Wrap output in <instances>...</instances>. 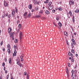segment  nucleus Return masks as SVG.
Masks as SVG:
<instances>
[{
  "instance_id": "1",
  "label": "nucleus",
  "mask_w": 79,
  "mask_h": 79,
  "mask_svg": "<svg viewBox=\"0 0 79 79\" xmlns=\"http://www.w3.org/2000/svg\"><path fill=\"white\" fill-rule=\"evenodd\" d=\"M4 5L5 7H8V3L5 0L4 1Z\"/></svg>"
},
{
  "instance_id": "2",
  "label": "nucleus",
  "mask_w": 79,
  "mask_h": 79,
  "mask_svg": "<svg viewBox=\"0 0 79 79\" xmlns=\"http://www.w3.org/2000/svg\"><path fill=\"white\" fill-rule=\"evenodd\" d=\"M74 4V1L71 0L69 1V4L70 5H73Z\"/></svg>"
},
{
  "instance_id": "3",
  "label": "nucleus",
  "mask_w": 79,
  "mask_h": 79,
  "mask_svg": "<svg viewBox=\"0 0 79 79\" xmlns=\"http://www.w3.org/2000/svg\"><path fill=\"white\" fill-rule=\"evenodd\" d=\"M19 35V39L21 40L23 39V34H22V32L21 31H20Z\"/></svg>"
},
{
  "instance_id": "4",
  "label": "nucleus",
  "mask_w": 79,
  "mask_h": 79,
  "mask_svg": "<svg viewBox=\"0 0 79 79\" xmlns=\"http://www.w3.org/2000/svg\"><path fill=\"white\" fill-rule=\"evenodd\" d=\"M54 8V6L53 5H52L51 6H48V9L50 10H52L53 8Z\"/></svg>"
},
{
  "instance_id": "5",
  "label": "nucleus",
  "mask_w": 79,
  "mask_h": 79,
  "mask_svg": "<svg viewBox=\"0 0 79 79\" xmlns=\"http://www.w3.org/2000/svg\"><path fill=\"white\" fill-rule=\"evenodd\" d=\"M27 13L26 12L24 13L23 16L24 18H28V16L27 15Z\"/></svg>"
},
{
  "instance_id": "6",
  "label": "nucleus",
  "mask_w": 79,
  "mask_h": 79,
  "mask_svg": "<svg viewBox=\"0 0 79 79\" xmlns=\"http://www.w3.org/2000/svg\"><path fill=\"white\" fill-rule=\"evenodd\" d=\"M12 31V29H11V27H9L8 29V32L9 34H10L11 32V31Z\"/></svg>"
},
{
  "instance_id": "7",
  "label": "nucleus",
  "mask_w": 79,
  "mask_h": 79,
  "mask_svg": "<svg viewBox=\"0 0 79 79\" xmlns=\"http://www.w3.org/2000/svg\"><path fill=\"white\" fill-rule=\"evenodd\" d=\"M16 53H17V52L16 51V49H15L14 52L13 53V56H16Z\"/></svg>"
},
{
  "instance_id": "8",
  "label": "nucleus",
  "mask_w": 79,
  "mask_h": 79,
  "mask_svg": "<svg viewBox=\"0 0 79 79\" xmlns=\"http://www.w3.org/2000/svg\"><path fill=\"white\" fill-rule=\"evenodd\" d=\"M28 8L30 10H31L32 9V5L30 4L28 6Z\"/></svg>"
},
{
  "instance_id": "9",
  "label": "nucleus",
  "mask_w": 79,
  "mask_h": 79,
  "mask_svg": "<svg viewBox=\"0 0 79 79\" xmlns=\"http://www.w3.org/2000/svg\"><path fill=\"white\" fill-rule=\"evenodd\" d=\"M72 18V21L73 23H75V19L74 16L73 15V16Z\"/></svg>"
},
{
  "instance_id": "10",
  "label": "nucleus",
  "mask_w": 79,
  "mask_h": 79,
  "mask_svg": "<svg viewBox=\"0 0 79 79\" xmlns=\"http://www.w3.org/2000/svg\"><path fill=\"white\" fill-rule=\"evenodd\" d=\"M11 62H12V60L11 59V58L10 57L9 59V64H11Z\"/></svg>"
},
{
  "instance_id": "11",
  "label": "nucleus",
  "mask_w": 79,
  "mask_h": 79,
  "mask_svg": "<svg viewBox=\"0 0 79 79\" xmlns=\"http://www.w3.org/2000/svg\"><path fill=\"white\" fill-rule=\"evenodd\" d=\"M45 13H46V15H48L50 14V12L48 10H46L45 11Z\"/></svg>"
},
{
  "instance_id": "12",
  "label": "nucleus",
  "mask_w": 79,
  "mask_h": 79,
  "mask_svg": "<svg viewBox=\"0 0 79 79\" xmlns=\"http://www.w3.org/2000/svg\"><path fill=\"white\" fill-rule=\"evenodd\" d=\"M74 12L75 13H79V9H77L74 11Z\"/></svg>"
},
{
  "instance_id": "13",
  "label": "nucleus",
  "mask_w": 79,
  "mask_h": 79,
  "mask_svg": "<svg viewBox=\"0 0 79 79\" xmlns=\"http://www.w3.org/2000/svg\"><path fill=\"white\" fill-rule=\"evenodd\" d=\"M56 8H57V9H56V10H57L59 11H62L63 10V9L61 7Z\"/></svg>"
},
{
  "instance_id": "14",
  "label": "nucleus",
  "mask_w": 79,
  "mask_h": 79,
  "mask_svg": "<svg viewBox=\"0 0 79 79\" xmlns=\"http://www.w3.org/2000/svg\"><path fill=\"white\" fill-rule=\"evenodd\" d=\"M64 33L65 36H68V33L66 31H64Z\"/></svg>"
},
{
  "instance_id": "15",
  "label": "nucleus",
  "mask_w": 79,
  "mask_h": 79,
  "mask_svg": "<svg viewBox=\"0 0 79 79\" xmlns=\"http://www.w3.org/2000/svg\"><path fill=\"white\" fill-rule=\"evenodd\" d=\"M69 14L70 16H73V13H72V11L71 10H69Z\"/></svg>"
},
{
  "instance_id": "16",
  "label": "nucleus",
  "mask_w": 79,
  "mask_h": 79,
  "mask_svg": "<svg viewBox=\"0 0 79 79\" xmlns=\"http://www.w3.org/2000/svg\"><path fill=\"white\" fill-rule=\"evenodd\" d=\"M10 49H11V48H10L7 49V52H8L9 53H11V51L10 50Z\"/></svg>"
},
{
  "instance_id": "17",
  "label": "nucleus",
  "mask_w": 79,
  "mask_h": 79,
  "mask_svg": "<svg viewBox=\"0 0 79 79\" xmlns=\"http://www.w3.org/2000/svg\"><path fill=\"white\" fill-rule=\"evenodd\" d=\"M33 0V3H34V4H35H35H36V3H37V1L36 0Z\"/></svg>"
},
{
  "instance_id": "18",
  "label": "nucleus",
  "mask_w": 79,
  "mask_h": 79,
  "mask_svg": "<svg viewBox=\"0 0 79 79\" xmlns=\"http://www.w3.org/2000/svg\"><path fill=\"white\" fill-rule=\"evenodd\" d=\"M60 17L59 16H56V20H57V21H58L59 19H60Z\"/></svg>"
},
{
  "instance_id": "19",
  "label": "nucleus",
  "mask_w": 79,
  "mask_h": 79,
  "mask_svg": "<svg viewBox=\"0 0 79 79\" xmlns=\"http://www.w3.org/2000/svg\"><path fill=\"white\" fill-rule=\"evenodd\" d=\"M18 65H19V66L20 68L23 67V64H22L21 63H19Z\"/></svg>"
},
{
  "instance_id": "20",
  "label": "nucleus",
  "mask_w": 79,
  "mask_h": 79,
  "mask_svg": "<svg viewBox=\"0 0 79 79\" xmlns=\"http://www.w3.org/2000/svg\"><path fill=\"white\" fill-rule=\"evenodd\" d=\"M53 24L56 26V27H57L58 26V23H55V22L53 23Z\"/></svg>"
},
{
  "instance_id": "21",
  "label": "nucleus",
  "mask_w": 79,
  "mask_h": 79,
  "mask_svg": "<svg viewBox=\"0 0 79 79\" xmlns=\"http://www.w3.org/2000/svg\"><path fill=\"white\" fill-rule=\"evenodd\" d=\"M58 25L59 26H60V27H61L62 26V24L60 22L59 23Z\"/></svg>"
},
{
  "instance_id": "22",
  "label": "nucleus",
  "mask_w": 79,
  "mask_h": 79,
  "mask_svg": "<svg viewBox=\"0 0 79 79\" xmlns=\"http://www.w3.org/2000/svg\"><path fill=\"white\" fill-rule=\"evenodd\" d=\"M12 36V40H14V36H13V35H12V34H10V37H11Z\"/></svg>"
},
{
  "instance_id": "23",
  "label": "nucleus",
  "mask_w": 79,
  "mask_h": 79,
  "mask_svg": "<svg viewBox=\"0 0 79 79\" xmlns=\"http://www.w3.org/2000/svg\"><path fill=\"white\" fill-rule=\"evenodd\" d=\"M15 12L16 13H18V8H17V7H15Z\"/></svg>"
},
{
  "instance_id": "24",
  "label": "nucleus",
  "mask_w": 79,
  "mask_h": 79,
  "mask_svg": "<svg viewBox=\"0 0 79 79\" xmlns=\"http://www.w3.org/2000/svg\"><path fill=\"white\" fill-rule=\"evenodd\" d=\"M4 15L5 17H6V16H8V12H7L6 14H5Z\"/></svg>"
},
{
  "instance_id": "25",
  "label": "nucleus",
  "mask_w": 79,
  "mask_h": 79,
  "mask_svg": "<svg viewBox=\"0 0 79 79\" xmlns=\"http://www.w3.org/2000/svg\"><path fill=\"white\" fill-rule=\"evenodd\" d=\"M31 13H29V14H28V18H31Z\"/></svg>"
},
{
  "instance_id": "26",
  "label": "nucleus",
  "mask_w": 79,
  "mask_h": 79,
  "mask_svg": "<svg viewBox=\"0 0 79 79\" xmlns=\"http://www.w3.org/2000/svg\"><path fill=\"white\" fill-rule=\"evenodd\" d=\"M71 51L72 53H74V52H75V51H74V49H73V48H72V49H71Z\"/></svg>"
},
{
  "instance_id": "27",
  "label": "nucleus",
  "mask_w": 79,
  "mask_h": 79,
  "mask_svg": "<svg viewBox=\"0 0 79 79\" xmlns=\"http://www.w3.org/2000/svg\"><path fill=\"white\" fill-rule=\"evenodd\" d=\"M71 45L72 46V49H73V48H74V44L72 43L71 44Z\"/></svg>"
},
{
  "instance_id": "28",
  "label": "nucleus",
  "mask_w": 79,
  "mask_h": 79,
  "mask_svg": "<svg viewBox=\"0 0 79 79\" xmlns=\"http://www.w3.org/2000/svg\"><path fill=\"white\" fill-rule=\"evenodd\" d=\"M2 77H3V75L2 74H0V79H2Z\"/></svg>"
},
{
  "instance_id": "29",
  "label": "nucleus",
  "mask_w": 79,
  "mask_h": 79,
  "mask_svg": "<svg viewBox=\"0 0 79 79\" xmlns=\"http://www.w3.org/2000/svg\"><path fill=\"white\" fill-rule=\"evenodd\" d=\"M19 60H18V59H17V64H18V65L19 64Z\"/></svg>"
},
{
  "instance_id": "30",
  "label": "nucleus",
  "mask_w": 79,
  "mask_h": 79,
  "mask_svg": "<svg viewBox=\"0 0 79 79\" xmlns=\"http://www.w3.org/2000/svg\"><path fill=\"white\" fill-rule=\"evenodd\" d=\"M7 47L8 48H11V47H10V44H8Z\"/></svg>"
},
{
  "instance_id": "31",
  "label": "nucleus",
  "mask_w": 79,
  "mask_h": 79,
  "mask_svg": "<svg viewBox=\"0 0 79 79\" xmlns=\"http://www.w3.org/2000/svg\"><path fill=\"white\" fill-rule=\"evenodd\" d=\"M13 48L15 49H17V48H18V47H17L16 45H14L13 47Z\"/></svg>"
},
{
  "instance_id": "32",
  "label": "nucleus",
  "mask_w": 79,
  "mask_h": 79,
  "mask_svg": "<svg viewBox=\"0 0 79 79\" xmlns=\"http://www.w3.org/2000/svg\"><path fill=\"white\" fill-rule=\"evenodd\" d=\"M52 4V2H50L48 4V6H50V5H51Z\"/></svg>"
},
{
  "instance_id": "33",
  "label": "nucleus",
  "mask_w": 79,
  "mask_h": 79,
  "mask_svg": "<svg viewBox=\"0 0 79 79\" xmlns=\"http://www.w3.org/2000/svg\"><path fill=\"white\" fill-rule=\"evenodd\" d=\"M77 70H75L74 71V74H77Z\"/></svg>"
},
{
  "instance_id": "34",
  "label": "nucleus",
  "mask_w": 79,
  "mask_h": 79,
  "mask_svg": "<svg viewBox=\"0 0 79 79\" xmlns=\"http://www.w3.org/2000/svg\"><path fill=\"white\" fill-rule=\"evenodd\" d=\"M2 65L3 66V67H4L5 66V62H3L2 64Z\"/></svg>"
},
{
  "instance_id": "35",
  "label": "nucleus",
  "mask_w": 79,
  "mask_h": 79,
  "mask_svg": "<svg viewBox=\"0 0 79 79\" xmlns=\"http://www.w3.org/2000/svg\"><path fill=\"white\" fill-rule=\"evenodd\" d=\"M43 12H44L43 10H41L40 11L39 13H43Z\"/></svg>"
},
{
  "instance_id": "36",
  "label": "nucleus",
  "mask_w": 79,
  "mask_h": 79,
  "mask_svg": "<svg viewBox=\"0 0 79 79\" xmlns=\"http://www.w3.org/2000/svg\"><path fill=\"white\" fill-rule=\"evenodd\" d=\"M35 10H39V7L38 6L36 7L35 8Z\"/></svg>"
},
{
  "instance_id": "37",
  "label": "nucleus",
  "mask_w": 79,
  "mask_h": 79,
  "mask_svg": "<svg viewBox=\"0 0 79 79\" xmlns=\"http://www.w3.org/2000/svg\"><path fill=\"white\" fill-rule=\"evenodd\" d=\"M35 16V17H36V18H39V17H40V15H36Z\"/></svg>"
},
{
  "instance_id": "38",
  "label": "nucleus",
  "mask_w": 79,
  "mask_h": 79,
  "mask_svg": "<svg viewBox=\"0 0 79 79\" xmlns=\"http://www.w3.org/2000/svg\"><path fill=\"white\" fill-rule=\"evenodd\" d=\"M66 71L67 74L69 73V71H68V68H67V69L66 70Z\"/></svg>"
},
{
  "instance_id": "39",
  "label": "nucleus",
  "mask_w": 79,
  "mask_h": 79,
  "mask_svg": "<svg viewBox=\"0 0 79 79\" xmlns=\"http://www.w3.org/2000/svg\"><path fill=\"white\" fill-rule=\"evenodd\" d=\"M27 79H29V75L28 74H27Z\"/></svg>"
},
{
  "instance_id": "40",
  "label": "nucleus",
  "mask_w": 79,
  "mask_h": 79,
  "mask_svg": "<svg viewBox=\"0 0 79 79\" xmlns=\"http://www.w3.org/2000/svg\"><path fill=\"white\" fill-rule=\"evenodd\" d=\"M44 3L47 4V3H49V1H44Z\"/></svg>"
},
{
  "instance_id": "41",
  "label": "nucleus",
  "mask_w": 79,
  "mask_h": 79,
  "mask_svg": "<svg viewBox=\"0 0 79 79\" xmlns=\"http://www.w3.org/2000/svg\"><path fill=\"white\" fill-rule=\"evenodd\" d=\"M8 18L9 19L10 18H11V15L9 14L8 16Z\"/></svg>"
},
{
  "instance_id": "42",
  "label": "nucleus",
  "mask_w": 79,
  "mask_h": 79,
  "mask_svg": "<svg viewBox=\"0 0 79 79\" xmlns=\"http://www.w3.org/2000/svg\"><path fill=\"white\" fill-rule=\"evenodd\" d=\"M20 21L19 20H18L17 21L16 23H17V24H19V23H20Z\"/></svg>"
},
{
  "instance_id": "43",
  "label": "nucleus",
  "mask_w": 79,
  "mask_h": 79,
  "mask_svg": "<svg viewBox=\"0 0 79 79\" xmlns=\"http://www.w3.org/2000/svg\"><path fill=\"white\" fill-rule=\"evenodd\" d=\"M4 60H5V61L6 63V61H7V59L6 58V57L4 58Z\"/></svg>"
},
{
  "instance_id": "44",
  "label": "nucleus",
  "mask_w": 79,
  "mask_h": 79,
  "mask_svg": "<svg viewBox=\"0 0 79 79\" xmlns=\"http://www.w3.org/2000/svg\"><path fill=\"white\" fill-rule=\"evenodd\" d=\"M15 13H12V16H13V17H15Z\"/></svg>"
},
{
  "instance_id": "45",
  "label": "nucleus",
  "mask_w": 79,
  "mask_h": 79,
  "mask_svg": "<svg viewBox=\"0 0 79 79\" xmlns=\"http://www.w3.org/2000/svg\"><path fill=\"white\" fill-rule=\"evenodd\" d=\"M68 55L69 56H71V53L70 52H69L68 53Z\"/></svg>"
},
{
  "instance_id": "46",
  "label": "nucleus",
  "mask_w": 79,
  "mask_h": 79,
  "mask_svg": "<svg viewBox=\"0 0 79 79\" xmlns=\"http://www.w3.org/2000/svg\"><path fill=\"white\" fill-rule=\"evenodd\" d=\"M15 43H16H16H17V42H18V40H17V39H16L15 40Z\"/></svg>"
},
{
  "instance_id": "47",
  "label": "nucleus",
  "mask_w": 79,
  "mask_h": 79,
  "mask_svg": "<svg viewBox=\"0 0 79 79\" xmlns=\"http://www.w3.org/2000/svg\"><path fill=\"white\" fill-rule=\"evenodd\" d=\"M72 41L73 42H75V40L74 39H72Z\"/></svg>"
},
{
  "instance_id": "48",
  "label": "nucleus",
  "mask_w": 79,
  "mask_h": 79,
  "mask_svg": "<svg viewBox=\"0 0 79 79\" xmlns=\"http://www.w3.org/2000/svg\"><path fill=\"white\" fill-rule=\"evenodd\" d=\"M4 17H5V16L4 14L2 15V18H4Z\"/></svg>"
},
{
  "instance_id": "49",
  "label": "nucleus",
  "mask_w": 79,
  "mask_h": 79,
  "mask_svg": "<svg viewBox=\"0 0 79 79\" xmlns=\"http://www.w3.org/2000/svg\"><path fill=\"white\" fill-rule=\"evenodd\" d=\"M19 28H21V24H19Z\"/></svg>"
},
{
  "instance_id": "50",
  "label": "nucleus",
  "mask_w": 79,
  "mask_h": 79,
  "mask_svg": "<svg viewBox=\"0 0 79 79\" xmlns=\"http://www.w3.org/2000/svg\"><path fill=\"white\" fill-rule=\"evenodd\" d=\"M21 61H24V59L23 58H20Z\"/></svg>"
},
{
  "instance_id": "51",
  "label": "nucleus",
  "mask_w": 79,
  "mask_h": 79,
  "mask_svg": "<svg viewBox=\"0 0 79 79\" xmlns=\"http://www.w3.org/2000/svg\"><path fill=\"white\" fill-rule=\"evenodd\" d=\"M12 13H15V9H13V10Z\"/></svg>"
},
{
  "instance_id": "52",
  "label": "nucleus",
  "mask_w": 79,
  "mask_h": 79,
  "mask_svg": "<svg viewBox=\"0 0 79 79\" xmlns=\"http://www.w3.org/2000/svg\"><path fill=\"white\" fill-rule=\"evenodd\" d=\"M67 16L68 18H69V19H70L71 17V16H69V15H67Z\"/></svg>"
},
{
  "instance_id": "53",
  "label": "nucleus",
  "mask_w": 79,
  "mask_h": 79,
  "mask_svg": "<svg viewBox=\"0 0 79 79\" xmlns=\"http://www.w3.org/2000/svg\"><path fill=\"white\" fill-rule=\"evenodd\" d=\"M3 41H2L0 43L1 45H3Z\"/></svg>"
},
{
  "instance_id": "54",
  "label": "nucleus",
  "mask_w": 79,
  "mask_h": 79,
  "mask_svg": "<svg viewBox=\"0 0 79 79\" xmlns=\"http://www.w3.org/2000/svg\"><path fill=\"white\" fill-rule=\"evenodd\" d=\"M72 43L74 45H76V42H75V41L74 42H73V43L72 42Z\"/></svg>"
},
{
  "instance_id": "55",
  "label": "nucleus",
  "mask_w": 79,
  "mask_h": 79,
  "mask_svg": "<svg viewBox=\"0 0 79 79\" xmlns=\"http://www.w3.org/2000/svg\"><path fill=\"white\" fill-rule=\"evenodd\" d=\"M10 79H14V78H13V75H12V74L11 75Z\"/></svg>"
},
{
  "instance_id": "56",
  "label": "nucleus",
  "mask_w": 79,
  "mask_h": 79,
  "mask_svg": "<svg viewBox=\"0 0 79 79\" xmlns=\"http://www.w3.org/2000/svg\"><path fill=\"white\" fill-rule=\"evenodd\" d=\"M8 21L9 23H10V19H8Z\"/></svg>"
},
{
  "instance_id": "57",
  "label": "nucleus",
  "mask_w": 79,
  "mask_h": 79,
  "mask_svg": "<svg viewBox=\"0 0 79 79\" xmlns=\"http://www.w3.org/2000/svg\"><path fill=\"white\" fill-rule=\"evenodd\" d=\"M72 62H74V59H73V58H72L71 60Z\"/></svg>"
},
{
  "instance_id": "58",
  "label": "nucleus",
  "mask_w": 79,
  "mask_h": 79,
  "mask_svg": "<svg viewBox=\"0 0 79 79\" xmlns=\"http://www.w3.org/2000/svg\"><path fill=\"white\" fill-rule=\"evenodd\" d=\"M68 66H69V67H70L71 66V65L70 64H69V63H68Z\"/></svg>"
},
{
  "instance_id": "59",
  "label": "nucleus",
  "mask_w": 79,
  "mask_h": 79,
  "mask_svg": "<svg viewBox=\"0 0 79 79\" xmlns=\"http://www.w3.org/2000/svg\"><path fill=\"white\" fill-rule=\"evenodd\" d=\"M2 48L3 52H5V48Z\"/></svg>"
},
{
  "instance_id": "60",
  "label": "nucleus",
  "mask_w": 79,
  "mask_h": 79,
  "mask_svg": "<svg viewBox=\"0 0 79 79\" xmlns=\"http://www.w3.org/2000/svg\"><path fill=\"white\" fill-rule=\"evenodd\" d=\"M77 68V63L75 64V66L74 67V69H76Z\"/></svg>"
},
{
  "instance_id": "61",
  "label": "nucleus",
  "mask_w": 79,
  "mask_h": 79,
  "mask_svg": "<svg viewBox=\"0 0 79 79\" xmlns=\"http://www.w3.org/2000/svg\"><path fill=\"white\" fill-rule=\"evenodd\" d=\"M55 11H56V10H55L53 9L52 10V13H55Z\"/></svg>"
},
{
  "instance_id": "62",
  "label": "nucleus",
  "mask_w": 79,
  "mask_h": 79,
  "mask_svg": "<svg viewBox=\"0 0 79 79\" xmlns=\"http://www.w3.org/2000/svg\"><path fill=\"white\" fill-rule=\"evenodd\" d=\"M17 33H18V32H19V29H18L17 30Z\"/></svg>"
},
{
  "instance_id": "63",
  "label": "nucleus",
  "mask_w": 79,
  "mask_h": 79,
  "mask_svg": "<svg viewBox=\"0 0 79 79\" xmlns=\"http://www.w3.org/2000/svg\"><path fill=\"white\" fill-rule=\"evenodd\" d=\"M72 74H74V70L73 69L72 71Z\"/></svg>"
},
{
  "instance_id": "64",
  "label": "nucleus",
  "mask_w": 79,
  "mask_h": 79,
  "mask_svg": "<svg viewBox=\"0 0 79 79\" xmlns=\"http://www.w3.org/2000/svg\"><path fill=\"white\" fill-rule=\"evenodd\" d=\"M9 77V75H8L6 77V79H8Z\"/></svg>"
}]
</instances>
